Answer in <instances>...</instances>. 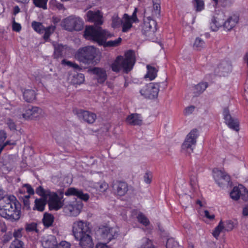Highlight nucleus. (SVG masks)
<instances>
[{"label":"nucleus","instance_id":"f257e3e1","mask_svg":"<svg viewBox=\"0 0 248 248\" xmlns=\"http://www.w3.org/2000/svg\"><path fill=\"white\" fill-rule=\"evenodd\" d=\"M0 216L11 222H17L22 216L21 205L14 195L0 199Z\"/></svg>","mask_w":248,"mask_h":248},{"label":"nucleus","instance_id":"f03ea898","mask_svg":"<svg viewBox=\"0 0 248 248\" xmlns=\"http://www.w3.org/2000/svg\"><path fill=\"white\" fill-rule=\"evenodd\" d=\"M84 37L88 40L97 43L105 47H116L120 45L122 39L119 37L114 40L106 41L107 39L114 36L113 33L101 28L87 27L84 31Z\"/></svg>","mask_w":248,"mask_h":248},{"label":"nucleus","instance_id":"7ed1b4c3","mask_svg":"<svg viewBox=\"0 0 248 248\" xmlns=\"http://www.w3.org/2000/svg\"><path fill=\"white\" fill-rule=\"evenodd\" d=\"M72 232L75 239L82 248H93L94 242L91 235L89 223L82 220L75 221L72 226Z\"/></svg>","mask_w":248,"mask_h":248},{"label":"nucleus","instance_id":"20e7f679","mask_svg":"<svg viewBox=\"0 0 248 248\" xmlns=\"http://www.w3.org/2000/svg\"><path fill=\"white\" fill-rule=\"evenodd\" d=\"M135 62V57L134 51L128 50L124 56H119L111 64V67L113 71L119 72L123 70L128 73L133 68Z\"/></svg>","mask_w":248,"mask_h":248},{"label":"nucleus","instance_id":"39448f33","mask_svg":"<svg viewBox=\"0 0 248 248\" xmlns=\"http://www.w3.org/2000/svg\"><path fill=\"white\" fill-rule=\"evenodd\" d=\"M99 50L93 46H86L79 48L75 54V58L80 62L92 64L94 60L100 56Z\"/></svg>","mask_w":248,"mask_h":248},{"label":"nucleus","instance_id":"423d86ee","mask_svg":"<svg viewBox=\"0 0 248 248\" xmlns=\"http://www.w3.org/2000/svg\"><path fill=\"white\" fill-rule=\"evenodd\" d=\"M200 134V131L198 129L194 128L187 134L181 146V151L183 153L190 155L193 153Z\"/></svg>","mask_w":248,"mask_h":248},{"label":"nucleus","instance_id":"0eeeda50","mask_svg":"<svg viewBox=\"0 0 248 248\" xmlns=\"http://www.w3.org/2000/svg\"><path fill=\"white\" fill-rule=\"evenodd\" d=\"M83 25V21L79 17L73 15L64 18L61 22L62 27L70 31H81Z\"/></svg>","mask_w":248,"mask_h":248},{"label":"nucleus","instance_id":"6e6552de","mask_svg":"<svg viewBox=\"0 0 248 248\" xmlns=\"http://www.w3.org/2000/svg\"><path fill=\"white\" fill-rule=\"evenodd\" d=\"M83 204L80 201L74 199L66 203L63 207V211L70 217L78 216L83 209Z\"/></svg>","mask_w":248,"mask_h":248},{"label":"nucleus","instance_id":"1a4fd4ad","mask_svg":"<svg viewBox=\"0 0 248 248\" xmlns=\"http://www.w3.org/2000/svg\"><path fill=\"white\" fill-rule=\"evenodd\" d=\"M159 89V83L151 82L143 86L140 92L144 97L150 99H154L157 97Z\"/></svg>","mask_w":248,"mask_h":248},{"label":"nucleus","instance_id":"9d476101","mask_svg":"<svg viewBox=\"0 0 248 248\" xmlns=\"http://www.w3.org/2000/svg\"><path fill=\"white\" fill-rule=\"evenodd\" d=\"M119 232V229L117 227L104 226L100 228V239L108 243L112 239L117 237Z\"/></svg>","mask_w":248,"mask_h":248},{"label":"nucleus","instance_id":"9b49d317","mask_svg":"<svg viewBox=\"0 0 248 248\" xmlns=\"http://www.w3.org/2000/svg\"><path fill=\"white\" fill-rule=\"evenodd\" d=\"M213 176L216 184L222 188L227 187L231 180L230 176L225 171L217 169L213 170Z\"/></svg>","mask_w":248,"mask_h":248},{"label":"nucleus","instance_id":"f8f14e48","mask_svg":"<svg viewBox=\"0 0 248 248\" xmlns=\"http://www.w3.org/2000/svg\"><path fill=\"white\" fill-rule=\"evenodd\" d=\"M137 8H135L132 15L130 16L127 14H124L122 18L121 26L122 31L123 32L129 31L132 27L134 23L139 22V19L137 16Z\"/></svg>","mask_w":248,"mask_h":248},{"label":"nucleus","instance_id":"ddd939ff","mask_svg":"<svg viewBox=\"0 0 248 248\" xmlns=\"http://www.w3.org/2000/svg\"><path fill=\"white\" fill-rule=\"evenodd\" d=\"M48 205L51 210L57 211L63 206V201L62 200L63 194L61 193L59 196L55 192L49 193Z\"/></svg>","mask_w":248,"mask_h":248},{"label":"nucleus","instance_id":"4468645a","mask_svg":"<svg viewBox=\"0 0 248 248\" xmlns=\"http://www.w3.org/2000/svg\"><path fill=\"white\" fill-rule=\"evenodd\" d=\"M223 117L225 124L228 127L235 131L239 130V121L237 118L232 117L228 108H224Z\"/></svg>","mask_w":248,"mask_h":248},{"label":"nucleus","instance_id":"2eb2a0df","mask_svg":"<svg viewBox=\"0 0 248 248\" xmlns=\"http://www.w3.org/2000/svg\"><path fill=\"white\" fill-rule=\"evenodd\" d=\"M44 112L41 108L29 106L24 110L22 116L25 119H34L42 117Z\"/></svg>","mask_w":248,"mask_h":248},{"label":"nucleus","instance_id":"dca6fc26","mask_svg":"<svg viewBox=\"0 0 248 248\" xmlns=\"http://www.w3.org/2000/svg\"><path fill=\"white\" fill-rule=\"evenodd\" d=\"M156 23L151 17H145L142 25V31L146 35L154 34L156 30Z\"/></svg>","mask_w":248,"mask_h":248},{"label":"nucleus","instance_id":"f3484780","mask_svg":"<svg viewBox=\"0 0 248 248\" xmlns=\"http://www.w3.org/2000/svg\"><path fill=\"white\" fill-rule=\"evenodd\" d=\"M231 198L234 200H238L241 197L244 200L248 199V191L243 186L240 185L234 186L230 193Z\"/></svg>","mask_w":248,"mask_h":248},{"label":"nucleus","instance_id":"a211bd4d","mask_svg":"<svg viewBox=\"0 0 248 248\" xmlns=\"http://www.w3.org/2000/svg\"><path fill=\"white\" fill-rule=\"evenodd\" d=\"M227 17L226 13L222 11L217 12L213 17L211 28L213 31H216L221 27Z\"/></svg>","mask_w":248,"mask_h":248},{"label":"nucleus","instance_id":"6ab92c4d","mask_svg":"<svg viewBox=\"0 0 248 248\" xmlns=\"http://www.w3.org/2000/svg\"><path fill=\"white\" fill-rule=\"evenodd\" d=\"M88 72L93 75V78L99 83H103L107 79L106 71L103 68L94 67L88 70Z\"/></svg>","mask_w":248,"mask_h":248},{"label":"nucleus","instance_id":"aec40b11","mask_svg":"<svg viewBox=\"0 0 248 248\" xmlns=\"http://www.w3.org/2000/svg\"><path fill=\"white\" fill-rule=\"evenodd\" d=\"M86 19L96 25H101L103 22V14L99 10L89 11L86 13Z\"/></svg>","mask_w":248,"mask_h":248},{"label":"nucleus","instance_id":"412c9836","mask_svg":"<svg viewBox=\"0 0 248 248\" xmlns=\"http://www.w3.org/2000/svg\"><path fill=\"white\" fill-rule=\"evenodd\" d=\"M41 244L43 248H57L58 242L55 236L46 235L42 237Z\"/></svg>","mask_w":248,"mask_h":248},{"label":"nucleus","instance_id":"4be33fe9","mask_svg":"<svg viewBox=\"0 0 248 248\" xmlns=\"http://www.w3.org/2000/svg\"><path fill=\"white\" fill-rule=\"evenodd\" d=\"M66 196H75L80 199L87 201L89 199V195L84 193L81 190L74 187L69 188L65 192Z\"/></svg>","mask_w":248,"mask_h":248},{"label":"nucleus","instance_id":"5701e85b","mask_svg":"<svg viewBox=\"0 0 248 248\" xmlns=\"http://www.w3.org/2000/svg\"><path fill=\"white\" fill-rule=\"evenodd\" d=\"M114 189L119 196L124 195L128 190L127 184L122 181L116 182L113 186Z\"/></svg>","mask_w":248,"mask_h":248},{"label":"nucleus","instance_id":"b1692460","mask_svg":"<svg viewBox=\"0 0 248 248\" xmlns=\"http://www.w3.org/2000/svg\"><path fill=\"white\" fill-rule=\"evenodd\" d=\"M90 186L95 189L96 191L99 194L105 192L108 188V184L103 181L97 183L91 182Z\"/></svg>","mask_w":248,"mask_h":248},{"label":"nucleus","instance_id":"393cba45","mask_svg":"<svg viewBox=\"0 0 248 248\" xmlns=\"http://www.w3.org/2000/svg\"><path fill=\"white\" fill-rule=\"evenodd\" d=\"M238 22V17L236 16H232L228 17L224 22L222 26L224 29L226 31H230L232 29Z\"/></svg>","mask_w":248,"mask_h":248},{"label":"nucleus","instance_id":"a878e982","mask_svg":"<svg viewBox=\"0 0 248 248\" xmlns=\"http://www.w3.org/2000/svg\"><path fill=\"white\" fill-rule=\"evenodd\" d=\"M126 122L131 125H139L142 124V118L141 116L138 114H131L126 118Z\"/></svg>","mask_w":248,"mask_h":248},{"label":"nucleus","instance_id":"bb28decb","mask_svg":"<svg viewBox=\"0 0 248 248\" xmlns=\"http://www.w3.org/2000/svg\"><path fill=\"white\" fill-rule=\"evenodd\" d=\"M79 116L83 119V120L88 123H93L96 119L95 114L86 110H80L78 113Z\"/></svg>","mask_w":248,"mask_h":248},{"label":"nucleus","instance_id":"cd10ccee","mask_svg":"<svg viewBox=\"0 0 248 248\" xmlns=\"http://www.w3.org/2000/svg\"><path fill=\"white\" fill-rule=\"evenodd\" d=\"M53 46L54 47V55L56 57L58 58L66 55L67 51L68 50L67 46L55 44Z\"/></svg>","mask_w":248,"mask_h":248},{"label":"nucleus","instance_id":"c85d7f7f","mask_svg":"<svg viewBox=\"0 0 248 248\" xmlns=\"http://www.w3.org/2000/svg\"><path fill=\"white\" fill-rule=\"evenodd\" d=\"M137 248H155L153 241L147 238H143L140 239L137 243Z\"/></svg>","mask_w":248,"mask_h":248},{"label":"nucleus","instance_id":"c756f323","mask_svg":"<svg viewBox=\"0 0 248 248\" xmlns=\"http://www.w3.org/2000/svg\"><path fill=\"white\" fill-rule=\"evenodd\" d=\"M147 72L145 75V78L149 80H154L157 76L158 70L154 67L150 65H147Z\"/></svg>","mask_w":248,"mask_h":248},{"label":"nucleus","instance_id":"7c9ffc66","mask_svg":"<svg viewBox=\"0 0 248 248\" xmlns=\"http://www.w3.org/2000/svg\"><path fill=\"white\" fill-rule=\"evenodd\" d=\"M24 99L28 102H32L35 99L36 93L34 90H25L23 92Z\"/></svg>","mask_w":248,"mask_h":248},{"label":"nucleus","instance_id":"2f4dec72","mask_svg":"<svg viewBox=\"0 0 248 248\" xmlns=\"http://www.w3.org/2000/svg\"><path fill=\"white\" fill-rule=\"evenodd\" d=\"M47 198L37 199L35 200V205L33 209H36L39 211H43L45 209Z\"/></svg>","mask_w":248,"mask_h":248},{"label":"nucleus","instance_id":"473e14b6","mask_svg":"<svg viewBox=\"0 0 248 248\" xmlns=\"http://www.w3.org/2000/svg\"><path fill=\"white\" fill-rule=\"evenodd\" d=\"M223 231H224V222L222 220H220L218 225L216 227L213 231L212 234L214 237L217 239L220 233Z\"/></svg>","mask_w":248,"mask_h":248},{"label":"nucleus","instance_id":"72a5a7b5","mask_svg":"<svg viewBox=\"0 0 248 248\" xmlns=\"http://www.w3.org/2000/svg\"><path fill=\"white\" fill-rule=\"evenodd\" d=\"M204 41L201 38L197 37L195 39L193 45V48L197 50H201L205 47Z\"/></svg>","mask_w":248,"mask_h":248},{"label":"nucleus","instance_id":"f704fd0d","mask_svg":"<svg viewBox=\"0 0 248 248\" xmlns=\"http://www.w3.org/2000/svg\"><path fill=\"white\" fill-rule=\"evenodd\" d=\"M54 221L53 216L48 213H45L43 218V222L44 225L46 227H49L52 225Z\"/></svg>","mask_w":248,"mask_h":248},{"label":"nucleus","instance_id":"c9c22d12","mask_svg":"<svg viewBox=\"0 0 248 248\" xmlns=\"http://www.w3.org/2000/svg\"><path fill=\"white\" fill-rule=\"evenodd\" d=\"M219 70L224 73H228L232 71V65L227 62H223L219 65Z\"/></svg>","mask_w":248,"mask_h":248},{"label":"nucleus","instance_id":"e433bc0d","mask_svg":"<svg viewBox=\"0 0 248 248\" xmlns=\"http://www.w3.org/2000/svg\"><path fill=\"white\" fill-rule=\"evenodd\" d=\"M85 81L84 75L83 74H77L73 76L72 82L74 84H81Z\"/></svg>","mask_w":248,"mask_h":248},{"label":"nucleus","instance_id":"4c0bfd02","mask_svg":"<svg viewBox=\"0 0 248 248\" xmlns=\"http://www.w3.org/2000/svg\"><path fill=\"white\" fill-rule=\"evenodd\" d=\"M193 5L196 12H201L204 9V0H193Z\"/></svg>","mask_w":248,"mask_h":248},{"label":"nucleus","instance_id":"58836bf2","mask_svg":"<svg viewBox=\"0 0 248 248\" xmlns=\"http://www.w3.org/2000/svg\"><path fill=\"white\" fill-rule=\"evenodd\" d=\"M153 11L152 15L154 16L159 15L160 12V0H153Z\"/></svg>","mask_w":248,"mask_h":248},{"label":"nucleus","instance_id":"ea45409f","mask_svg":"<svg viewBox=\"0 0 248 248\" xmlns=\"http://www.w3.org/2000/svg\"><path fill=\"white\" fill-rule=\"evenodd\" d=\"M31 26L33 30L39 33L44 32L45 27L42 23L36 21H33L31 23Z\"/></svg>","mask_w":248,"mask_h":248},{"label":"nucleus","instance_id":"a19ab883","mask_svg":"<svg viewBox=\"0 0 248 248\" xmlns=\"http://www.w3.org/2000/svg\"><path fill=\"white\" fill-rule=\"evenodd\" d=\"M224 231L227 232H230L232 231L236 225L237 223L232 220H229L224 222Z\"/></svg>","mask_w":248,"mask_h":248},{"label":"nucleus","instance_id":"79ce46f5","mask_svg":"<svg viewBox=\"0 0 248 248\" xmlns=\"http://www.w3.org/2000/svg\"><path fill=\"white\" fill-rule=\"evenodd\" d=\"M122 19L120 18L116 15H114L112 17L111 26L113 28H117L121 26Z\"/></svg>","mask_w":248,"mask_h":248},{"label":"nucleus","instance_id":"37998d69","mask_svg":"<svg viewBox=\"0 0 248 248\" xmlns=\"http://www.w3.org/2000/svg\"><path fill=\"white\" fill-rule=\"evenodd\" d=\"M207 86V82H201L195 86V89L197 93H201L205 90Z\"/></svg>","mask_w":248,"mask_h":248},{"label":"nucleus","instance_id":"c03bdc74","mask_svg":"<svg viewBox=\"0 0 248 248\" xmlns=\"http://www.w3.org/2000/svg\"><path fill=\"white\" fill-rule=\"evenodd\" d=\"M9 248H25L24 243L22 241L16 239L11 243Z\"/></svg>","mask_w":248,"mask_h":248},{"label":"nucleus","instance_id":"a18cd8bd","mask_svg":"<svg viewBox=\"0 0 248 248\" xmlns=\"http://www.w3.org/2000/svg\"><path fill=\"white\" fill-rule=\"evenodd\" d=\"M167 248H182L181 247L178 246L177 242L175 241L173 238H169L168 239L166 243Z\"/></svg>","mask_w":248,"mask_h":248},{"label":"nucleus","instance_id":"49530a36","mask_svg":"<svg viewBox=\"0 0 248 248\" xmlns=\"http://www.w3.org/2000/svg\"><path fill=\"white\" fill-rule=\"evenodd\" d=\"M55 27L53 26H49L48 27L45 28L44 31V32H45L44 35V38L47 40L51 34H52L54 31H55Z\"/></svg>","mask_w":248,"mask_h":248},{"label":"nucleus","instance_id":"de8ad7c7","mask_svg":"<svg viewBox=\"0 0 248 248\" xmlns=\"http://www.w3.org/2000/svg\"><path fill=\"white\" fill-rule=\"evenodd\" d=\"M48 0H33V2L35 6L46 9V3Z\"/></svg>","mask_w":248,"mask_h":248},{"label":"nucleus","instance_id":"09e8293b","mask_svg":"<svg viewBox=\"0 0 248 248\" xmlns=\"http://www.w3.org/2000/svg\"><path fill=\"white\" fill-rule=\"evenodd\" d=\"M138 221L143 225L146 226L149 223V221L147 218L142 214L140 213L137 216Z\"/></svg>","mask_w":248,"mask_h":248},{"label":"nucleus","instance_id":"8fccbe9b","mask_svg":"<svg viewBox=\"0 0 248 248\" xmlns=\"http://www.w3.org/2000/svg\"><path fill=\"white\" fill-rule=\"evenodd\" d=\"M36 192L38 195L42 197V198H47L49 193H51L48 191H45L41 186H39L36 190Z\"/></svg>","mask_w":248,"mask_h":248},{"label":"nucleus","instance_id":"3c124183","mask_svg":"<svg viewBox=\"0 0 248 248\" xmlns=\"http://www.w3.org/2000/svg\"><path fill=\"white\" fill-rule=\"evenodd\" d=\"M25 228L27 232H37V224L34 222L27 223Z\"/></svg>","mask_w":248,"mask_h":248},{"label":"nucleus","instance_id":"603ef678","mask_svg":"<svg viewBox=\"0 0 248 248\" xmlns=\"http://www.w3.org/2000/svg\"><path fill=\"white\" fill-rule=\"evenodd\" d=\"M62 64L64 65H67L69 67H73L74 69L80 70V67L77 64L73 63L70 61L66 60H63L62 62Z\"/></svg>","mask_w":248,"mask_h":248},{"label":"nucleus","instance_id":"864d4df0","mask_svg":"<svg viewBox=\"0 0 248 248\" xmlns=\"http://www.w3.org/2000/svg\"><path fill=\"white\" fill-rule=\"evenodd\" d=\"M71 245L69 242L63 240L58 243L57 248H71Z\"/></svg>","mask_w":248,"mask_h":248},{"label":"nucleus","instance_id":"5fc2aeb1","mask_svg":"<svg viewBox=\"0 0 248 248\" xmlns=\"http://www.w3.org/2000/svg\"><path fill=\"white\" fill-rule=\"evenodd\" d=\"M22 190L23 191H26L29 194H33L34 190L31 186L28 184L24 185L22 188Z\"/></svg>","mask_w":248,"mask_h":248},{"label":"nucleus","instance_id":"6e6d98bb","mask_svg":"<svg viewBox=\"0 0 248 248\" xmlns=\"http://www.w3.org/2000/svg\"><path fill=\"white\" fill-rule=\"evenodd\" d=\"M23 228H19L15 230L13 232V236L16 239L21 238L22 236Z\"/></svg>","mask_w":248,"mask_h":248},{"label":"nucleus","instance_id":"4d7b16f0","mask_svg":"<svg viewBox=\"0 0 248 248\" xmlns=\"http://www.w3.org/2000/svg\"><path fill=\"white\" fill-rule=\"evenodd\" d=\"M195 110V107L193 106H190L186 107L184 111L185 115H189L193 113Z\"/></svg>","mask_w":248,"mask_h":248},{"label":"nucleus","instance_id":"13d9d810","mask_svg":"<svg viewBox=\"0 0 248 248\" xmlns=\"http://www.w3.org/2000/svg\"><path fill=\"white\" fill-rule=\"evenodd\" d=\"M204 217L210 220H213L215 218V215L208 210H205L204 211Z\"/></svg>","mask_w":248,"mask_h":248},{"label":"nucleus","instance_id":"bf43d9fd","mask_svg":"<svg viewBox=\"0 0 248 248\" xmlns=\"http://www.w3.org/2000/svg\"><path fill=\"white\" fill-rule=\"evenodd\" d=\"M12 29L15 31L19 32L21 29V25L14 20L12 24Z\"/></svg>","mask_w":248,"mask_h":248},{"label":"nucleus","instance_id":"052dcab7","mask_svg":"<svg viewBox=\"0 0 248 248\" xmlns=\"http://www.w3.org/2000/svg\"><path fill=\"white\" fill-rule=\"evenodd\" d=\"M198 184L197 179L196 176H191L190 178V184L193 188H196Z\"/></svg>","mask_w":248,"mask_h":248},{"label":"nucleus","instance_id":"680f3d73","mask_svg":"<svg viewBox=\"0 0 248 248\" xmlns=\"http://www.w3.org/2000/svg\"><path fill=\"white\" fill-rule=\"evenodd\" d=\"M152 175L149 172H147L145 173L144 176V182L147 184H150L152 181Z\"/></svg>","mask_w":248,"mask_h":248},{"label":"nucleus","instance_id":"e2e57ef3","mask_svg":"<svg viewBox=\"0 0 248 248\" xmlns=\"http://www.w3.org/2000/svg\"><path fill=\"white\" fill-rule=\"evenodd\" d=\"M50 3L52 5L56 6L59 10L63 9V5L62 3L57 2L55 0H51Z\"/></svg>","mask_w":248,"mask_h":248},{"label":"nucleus","instance_id":"0e129e2a","mask_svg":"<svg viewBox=\"0 0 248 248\" xmlns=\"http://www.w3.org/2000/svg\"><path fill=\"white\" fill-rule=\"evenodd\" d=\"M6 138V132L3 130H0V144H3L2 142Z\"/></svg>","mask_w":248,"mask_h":248},{"label":"nucleus","instance_id":"69168bd1","mask_svg":"<svg viewBox=\"0 0 248 248\" xmlns=\"http://www.w3.org/2000/svg\"><path fill=\"white\" fill-rule=\"evenodd\" d=\"M217 3H219L221 6L225 7L231 3V0H218Z\"/></svg>","mask_w":248,"mask_h":248},{"label":"nucleus","instance_id":"338daca9","mask_svg":"<svg viewBox=\"0 0 248 248\" xmlns=\"http://www.w3.org/2000/svg\"><path fill=\"white\" fill-rule=\"evenodd\" d=\"M95 248H112L108 247L106 244L103 243H99L96 245Z\"/></svg>","mask_w":248,"mask_h":248},{"label":"nucleus","instance_id":"774afa93","mask_svg":"<svg viewBox=\"0 0 248 248\" xmlns=\"http://www.w3.org/2000/svg\"><path fill=\"white\" fill-rule=\"evenodd\" d=\"M243 216L244 217H246L248 216V205H245L243 208L242 211Z\"/></svg>","mask_w":248,"mask_h":248}]
</instances>
